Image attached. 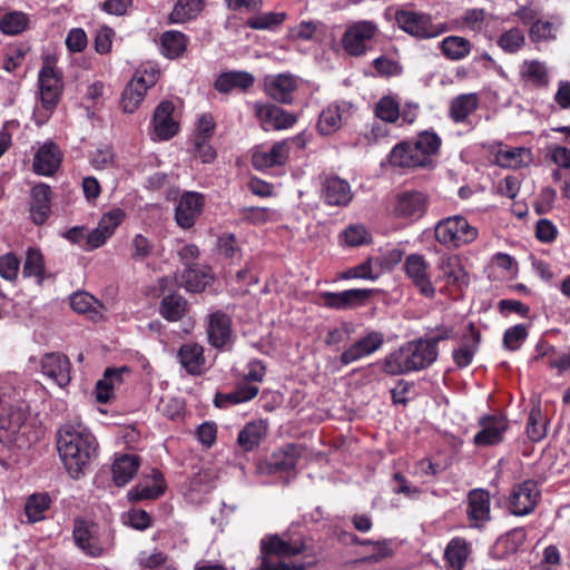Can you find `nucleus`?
I'll return each mask as SVG.
<instances>
[{"label":"nucleus","instance_id":"nucleus-1","mask_svg":"<svg viewBox=\"0 0 570 570\" xmlns=\"http://www.w3.org/2000/svg\"><path fill=\"white\" fill-rule=\"evenodd\" d=\"M57 449L71 478L78 479L83 469L96 459V436L80 422H67L58 431Z\"/></svg>","mask_w":570,"mask_h":570},{"label":"nucleus","instance_id":"nucleus-2","mask_svg":"<svg viewBox=\"0 0 570 570\" xmlns=\"http://www.w3.org/2000/svg\"><path fill=\"white\" fill-rule=\"evenodd\" d=\"M436 357L438 347L425 338H420L390 353L383 361V371L390 375L421 371L432 365Z\"/></svg>","mask_w":570,"mask_h":570},{"label":"nucleus","instance_id":"nucleus-3","mask_svg":"<svg viewBox=\"0 0 570 570\" xmlns=\"http://www.w3.org/2000/svg\"><path fill=\"white\" fill-rule=\"evenodd\" d=\"M40 104L36 106L33 117L37 124L46 122L57 107L62 89V72L57 69L55 61L50 58L43 60L38 75Z\"/></svg>","mask_w":570,"mask_h":570},{"label":"nucleus","instance_id":"nucleus-4","mask_svg":"<svg viewBox=\"0 0 570 570\" xmlns=\"http://www.w3.org/2000/svg\"><path fill=\"white\" fill-rule=\"evenodd\" d=\"M478 228L464 216L453 215L438 222L434 228L435 239L446 248H459L478 238Z\"/></svg>","mask_w":570,"mask_h":570},{"label":"nucleus","instance_id":"nucleus-5","mask_svg":"<svg viewBox=\"0 0 570 570\" xmlns=\"http://www.w3.org/2000/svg\"><path fill=\"white\" fill-rule=\"evenodd\" d=\"M395 20L400 29L420 40L433 39L451 30L444 22L434 23L430 13L414 10H397Z\"/></svg>","mask_w":570,"mask_h":570},{"label":"nucleus","instance_id":"nucleus-6","mask_svg":"<svg viewBox=\"0 0 570 570\" xmlns=\"http://www.w3.org/2000/svg\"><path fill=\"white\" fill-rule=\"evenodd\" d=\"M27 413L22 405L7 402L0 415V441L24 448L30 443V426L26 422Z\"/></svg>","mask_w":570,"mask_h":570},{"label":"nucleus","instance_id":"nucleus-7","mask_svg":"<svg viewBox=\"0 0 570 570\" xmlns=\"http://www.w3.org/2000/svg\"><path fill=\"white\" fill-rule=\"evenodd\" d=\"M159 69L153 65L141 66L126 86L121 96V106L125 112H134L145 99L149 88L156 85Z\"/></svg>","mask_w":570,"mask_h":570},{"label":"nucleus","instance_id":"nucleus-8","mask_svg":"<svg viewBox=\"0 0 570 570\" xmlns=\"http://www.w3.org/2000/svg\"><path fill=\"white\" fill-rule=\"evenodd\" d=\"M377 33L379 26L371 20L351 22L342 37L343 49L350 56L362 57L371 48V42Z\"/></svg>","mask_w":570,"mask_h":570},{"label":"nucleus","instance_id":"nucleus-9","mask_svg":"<svg viewBox=\"0 0 570 570\" xmlns=\"http://www.w3.org/2000/svg\"><path fill=\"white\" fill-rule=\"evenodd\" d=\"M430 268V263L423 255L411 254L405 258L404 271L406 276L419 293L426 298H433L436 294Z\"/></svg>","mask_w":570,"mask_h":570},{"label":"nucleus","instance_id":"nucleus-10","mask_svg":"<svg viewBox=\"0 0 570 570\" xmlns=\"http://www.w3.org/2000/svg\"><path fill=\"white\" fill-rule=\"evenodd\" d=\"M254 112L264 130H285L297 121L295 114L269 102H256Z\"/></svg>","mask_w":570,"mask_h":570},{"label":"nucleus","instance_id":"nucleus-11","mask_svg":"<svg viewBox=\"0 0 570 570\" xmlns=\"http://www.w3.org/2000/svg\"><path fill=\"white\" fill-rule=\"evenodd\" d=\"M373 294V289L353 288L343 292H322L320 303L332 309H350L364 305Z\"/></svg>","mask_w":570,"mask_h":570},{"label":"nucleus","instance_id":"nucleus-12","mask_svg":"<svg viewBox=\"0 0 570 570\" xmlns=\"http://www.w3.org/2000/svg\"><path fill=\"white\" fill-rule=\"evenodd\" d=\"M480 431L473 436L476 446H493L501 443L509 429V423L501 415H484L479 419Z\"/></svg>","mask_w":570,"mask_h":570},{"label":"nucleus","instance_id":"nucleus-13","mask_svg":"<svg viewBox=\"0 0 570 570\" xmlns=\"http://www.w3.org/2000/svg\"><path fill=\"white\" fill-rule=\"evenodd\" d=\"M439 275L435 283L442 282L446 286L462 288L469 284L468 274L462 265L461 258L455 254H443L436 263Z\"/></svg>","mask_w":570,"mask_h":570},{"label":"nucleus","instance_id":"nucleus-14","mask_svg":"<svg viewBox=\"0 0 570 570\" xmlns=\"http://www.w3.org/2000/svg\"><path fill=\"white\" fill-rule=\"evenodd\" d=\"M384 343V335L381 332L372 331L362 336L347 348H345L340 361L346 366L375 353Z\"/></svg>","mask_w":570,"mask_h":570},{"label":"nucleus","instance_id":"nucleus-15","mask_svg":"<svg viewBox=\"0 0 570 570\" xmlns=\"http://www.w3.org/2000/svg\"><path fill=\"white\" fill-rule=\"evenodd\" d=\"M72 535L76 546L88 557L99 558L105 553L95 523L85 520H76Z\"/></svg>","mask_w":570,"mask_h":570},{"label":"nucleus","instance_id":"nucleus-16","mask_svg":"<svg viewBox=\"0 0 570 570\" xmlns=\"http://www.w3.org/2000/svg\"><path fill=\"white\" fill-rule=\"evenodd\" d=\"M265 92L279 104H292L298 88V78L292 73L268 75L264 78Z\"/></svg>","mask_w":570,"mask_h":570},{"label":"nucleus","instance_id":"nucleus-17","mask_svg":"<svg viewBox=\"0 0 570 570\" xmlns=\"http://www.w3.org/2000/svg\"><path fill=\"white\" fill-rule=\"evenodd\" d=\"M540 491L534 481H524L513 488L510 495V509L515 515H525L530 513L538 500Z\"/></svg>","mask_w":570,"mask_h":570},{"label":"nucleus","instance_id":"nucleus-18","mask_svg":"<svg viewBox=\"0 0 570 570\" xmlns=\"http://www.w3.org/2000/svg\"><path fill=\"white\" fill-rule=\"evenodd\" d=\"M429 198L421 191H404L396 197L394 214L401 218L419 219L428 208Z\"/></svg>","mask_w":570,"mask_h":570},{"label":"nucleus","instance_id":"nucleus-19","mask_svg":"<svg viewBox=\"0 0 570 570\" xmlns=\"http://www.w3.org/2000/svg\"><path fill=\"white\" fill-rule=\"evenodd\" d=\"M41 372L58 386L63 387L70 382V362L60 353H47L40 361Z\"/></svg>","mask_w":570,"mask_h":570},{"label":"nucleus","instance_id":"nucleus-20","mask_svg":"<svg viewBox=\"0 0 570 570\" xmlns=\"http://www.w3.org/2000/svg\"><path fill=\"white\" fill-rule=\"evenodd\" d=\"M204 207L202 194L187 191L181 195L176 207L175 218L183 228H189L195 224Z\"/></svg>","mask_w":570,"mask_h":570},{"label":"nucleus","instance_id":"nucleus-21","mask_svg":"<svg viewBox=\"0 0 570 570\" xmlns=\"http://www.w3.org/2000/svg\"><path fill=\"white\" fill-rule=\"evenodd\" d=\"M322 198L330 206H346L353 195L350 184L338 176H326L322 181Z\"/></svg>","mask_w":570,"mask_h":570},{"label":"nucleus","instance_id":"nucleus-22","mask_svg":"<svg viewBox=\"0 0 570 570\" xmlns=\"http://www.w3.org/2000/svg\"><path fill=\"white\" fill-rule=\"evenodd\" d=\"M466 515L474 528H481L490 520V495L487 491L481 489L470 491Z\"/></svg>","mask_w":570,"mask_h":570},{"label":"nucleus","instance_id":"nucleus-23","mask_svg":"<svg viewBox=\"0 0 570 570\" xmlns=\"http://www.w3.org/2000/svg\"><path fill=\"white\" fill-rule=\"evenodd\" d=\"M288 159L287 142L277 141L271 147H258L253 153V166L258 169H267L274 166H281Z\"/></svg>","mask_w":570,"mask_h":570},{"label":"nucleus","instance_id":"nucleus-24","mask_svg":"<svg viewBox=\"0 0 570 570\" xmlns=\"http://www.w3.org/2000/svg\"><path fill=\"white\" fill-rule=\"evenodd\" d=\"M350 106L347 104H332L322 110L318 117L317 130L323 136L336 132L347 120Z\"/></svg>","mask_w":570,"mask_h":570},{"label":"nucleus","instance_id":"nucleus-25","mask_svg":"<svg viewBox=\"0 0 570 570\" xmlns=\"http://www.w3.org/2000/svg\"><path fill=\"white\" fill-rule=\"evenodd\" d=\"M495 164L502 168L518 169L529 166L533 160L531 149L500 145L494 153Z\"/></svg>","mask_w":570,"mask_h":570},{"label":"nucleus","instance_id":"nucleus-26","mask_svg":"<svg viewBox=\"0 0 570 570\" xmlns=\"http://www.w3.org/2000/svg\"><path fill=\"white\" fill-rule=\"evenodd\" d=\"M389 161L392 166L400 168L428 167L425 156L419 154L412 141L407 140L401 141L392 148Z\"/></svg>","mask_w":570,"mask_h":570},{"label":"nucleus","instance_id":"nucleus-27","mask_svg":"<svg viewBox=\"0 0 570 570\" xmlns=\"http://www.w3.org/2000/svg\"><path fill=\"white\" fill-rule=\"evenodd\" d=\"M208 341L216 348L225 347L232 338V321L222 313L215 312L208 317Z\"/></svg>","mask_w":570,"mask_h":570},{"label":"nucleus","instance_id":"nucleus-28","mask_svg":"<svg viewBox=\"0 0 570 570\" xmlns=\"http://www.w3.org/2000/svg\"><path fill=\"white\" fill-rule=\"evenodd\" d=\"M174 105L170 101H161L154 114V131L158 139L167 140L176 135L177 122L173 119Z\"/></svg>","mask_w":570,"mask_h":570},{"label":"nucleus","instance_id":"nucleus-29","mask_svg":"<svg viewBox=\"0 0 570 570\" xmlns=\"http://www.w3.org/2000/svg\"><path fill=\"white\" fill-rule=\"evenodd\" d=\"M255 82V77L248 71L233 70L220 73L215 80V89L222 94L233 90L245 91Z\"/></svg>","mask_w":570,"mask_h":570},{"label":"nucleus","instance_id":"nucleus-30","mask_svg":"<svg viewBox=\"0 0 570 570\" xmlns=\"http://www.w3.org/2000/svg\"><path fill=\"white\" fill-rule=\"evenodd\" d=\"M562 24L563 21L558 16L540 18L530 26V40L534 43L554 41L558 38Z\"/></svg>","mask_w":570,"mask_h":570},{"label":"nucleus","instance_id":"nucleus-31","mask_svg":"<svg viewBox=\"0 0 570 570\" xmlns=\"http://www.w3.org/2000/svg\"><path fill=\"white\" fill-rule=\"evenodd\" d=\"M180 365L190 375H200L205 370L204 348L196 343H187L180 346L178 351Z\"/></svg>","mask_w":570,"mask_h":570},{"label":"nucleus","instance_id":"nucleus-32","mask_svg":"<svg viewBox=\"0 0 570 570\" xmlns=\"http://www.w3.org/2000/svg\"><path fill=\"white\" fill-rule=\"evenodd\" d=\"M60 151L58 147L50 142L39 148L33 159V170L38 175L50 176L60 165Z\"/></svg>","mask_w":570,"mask_h":570},{"label":"nucleus","instance_id":"nucleus-33","mask_svg":"<svg viewBox=\"0 0 570 570\" xmlns=\"http://www.w3.org/2000/svg\"><path fill=\"white\" fill-rule=\"evenodd\" d=\"M50 187L46 184L36 185L31 190L30 215L35 224H43L50 214Z\"/></svg>","mask_w":570,"mask_h":570},{"label":"nucleus","instance_id":"nucleus-34","mask_svg":"<svg viewBox=\"0 0 570 570\" xmlns=\"http://www.w3.org/2000/svg\"><path fill=\"white\" fill-rule=\"evenodd\" d=\"M129 370L124 366L120 368H107L104 377L96 384V399L99 403H107L114 394V390L124 383V374Z\"/></svg>","mask_w":570,"mask_h":570},{"label":"nucleus","instance_id":"nucleus-35","mask_svg":"<svg viewBox=\"0 0 570 570\" xmlns=\"http://www.w3.org/2000/svg\"><path fill=\"white\" fill-rule=\"evenodd\" d=\"M140 462L135 454H122L115 459L112 464V479L117 487H124L135 476Z\"/></svg>","mask_w":570,"mask_h":570},{"label":"nucleus","instance_id":"nucleus-36","mask_svg":"<svg viewBox=\"0 0 570 570\" xmlns=\"http://www.w3.org/2000/svg\"><path fill=\"white\" fill-rule=\"evenodd\" d=\"M478 107L479 96L476 94H462L451 100L449 116L454 122H464Z\"/></svg>","mask_w":570,"mask_h":570},{"label":"nucleus","instance_id":"nucleus-37","mask_svg":"<svg viewBox=\"0 0 570 570\" xmlns=\"http://www.w3.org/2000/svg\"><path fill=\"white\" fill-rule=\"evenodd\" d=\"M439 49L448 60L460 61L471 53L472 43L461 36H448L439 42Z\"/></svg>","mask_w":570,"mask_h":570},{"label":"nucleus","instance_id":"nucleus-38","mask_svg":"<svg viewBox=\"0 0 570 570\" xmlns=\"http://www.w3.org/2000/svg\"><path fill=\"white\" fill-rule=\"evenodd\" d=\"M267 424L259 421L247 423L238 433L237 443L244 451H253L266 436Z\"/></svg>","mask_w":570,"mask_h":570},{"label":"nucleus","instance_id":"nucleus-39","mask_svg":"<svg viewBox=\"0 0 570 570\" xmlns=\"http://www.w3.org/2000/svg\"><path fill=\"white\" fill-rule=\"evenodd\" d=\"M479 342L480 333L473 324H470L469 332L463 337L462 346L453 352V361L459 367H466L471 364Z\"/></svg>","mask_w":570,"mask_h":570},{"label":"nucleus","instance_id":"nucleus-40","mask_svg":"<svg viewBox=\"0 0 570 570\" xmlns=\"http://www.w3.org/2000/svg\"><path fill=\"white\" fill-rule=\"evenodd\" d=\"M301 452L295 444H286L275 451L269 461L271 471L282 472L293 470L299 459Z\"/></svg>","mask_w":570,"mask_h":570},{"label":"nucleus","instance_id":"nucleus-41","mask_svg":"<svg viewBox=\"0 0 570 570\" xmlns=\"http://www.w3.org/2000/svg\"><path fill=\"white\" fill-rule=\"evenodd\" d=\"M258 386L248 383L240 382L236 389L226 394H217L215 397V404L218 407H223L226 404H239L253 400L258 394Z\"/></svg>","mask_w":570,"mask_h":570},{"label":"nucleus","instance_id":"nucleus-42","mask_svg":"<svg viewBox=\"0 0 570 570\" xmlns=\"http://www.w3.org/2000/svg\"><path fill=\"white\" fill-rule=\"evenodd\" d=\"M525 539V530L523 528H515L497 540L494 552L501 558L513 554L524 543Z\"/></svg>","mask_w":570,"mask_h":570},{"label":"nucleus","instance_id":"nucleus-43","mask_svg":"<svg viewBox=\"0 0 570 570\" xmlns=\"http://www.w3.org/2000/svg\"><path fill=\"white\" fill-rule=\"evenodd\" d=\"M153 485L138 484L128 493L131 500H146L157 499L165 493L166 484L161 472L153 470L151 472Z\"/></svg>","mask_w":570,"mask_h":570},{"label":"nucleus","instance_id":"nucleus-44","mask_svg":"<svg viewBox=\"0 0 570 570\" xmlns=\"http://www.w3.org/2000/svg\"><path fill=\"white\" fill-rule=\"evenodd\" d=\"M212 275L206 268H197L187 266L183 273L179 285L184 286L188 292L199 293L210 283Z\"/></svg>","mask_w":570,"mask_h":570},{"label":"nucleus","instance_id":"nucleus-45","mask_svg":"<svg viewBox=\"0 0 570 570\" xmlns=\"http://www.w3.org/2000/svg\"><path fill=\"white\" fill-rule=\"evenodd\" d=\"M520 76L537 87H548L549 73L544 62L539 60H524L520 66Z\"/></svg>","mask_w":570,"mask_h":570},{"label":"nucleus","instance_id":"nucleus-46","mask_svg":"<svg viewBox=\"0 0 570 570\" xmlns=\"http://www.w3.org/2000/svg\"><path fill=\"white\" fill-rule=\"evenodd\" d=\"M187 312V301L179 295H166L159 304V314L168 322L180 321Z\"/></svg>","mask_w":570,"mask_h":570},{"label":"nucleus","instance_id":"nucleus-47","mask_svg":"<svg viewBox=\"0 0 570 570\" xmlns=\"http://www.w3.org/2000/svg\"><path fill=\"white\" fill-rule=\"evenodd\" d=\"M469 554L468 543L462 538L452 539L444 551L445 560L452 570H462Z\"/></svg>","mask_w":570,"mask_h":570},{"label":"nucleus","instance_id":"nucleus-48","mask_svg":"<svg viewBox=\"0 0 570 570\" xmlns=\"http://www.w3.org/2000/svg\"><path fill=\"white\" fill-rule=\"evenodd\" d=\"M204 8L203 0H178L170 13V21L183 23L196 18Z\"/></svg>","mask_w":570,"mask_h":570},{"label":"nucleus","instance_id":"nucleus-49","mask_svg":"<svg viewBox=\"0 0 570 570\" xmlns=\"http://www.w3.org/2000/svg\"><path fill=\"white\" fill-rule=\"evenodd\" d=\"M286 19L285 12H262L247 19L246 26L254 30H275Z\"/></svg>","mask_w":570,"mask_h":570},{"label":"nucleus","instance_id":"nucleus-50","mask_svg":"<svg viewBox=\"0 0 570 570\" xmlns=\"http://www.w3.org/2000/svg\"><path fill=\"white\" fill-rule=\"evenodd\" d=\"M412 144L415 146L419 154L425 156V165L429 166L431 164V157L436 155L441 147V138L433 131H423Z\"/></svg>","mask_w":570,"mask_h":570},{"label":"nucleus","instance_id":"nucleus-51","mask_svg":"<svg viewBox=\"0 0 570 570\" xmlns=\"http://www.w3.org/2000/svg\"><path fill=\"white\" fill-rule=\"evenodd\" d=\"M239 216L242 220L253 225H262L279 218L278 212L268 207H243L239 209Z\"/></svg>","mask_w":570,"mask_h":570},{"label":"nucleus","instance_id":"nucleus-52","mask_svg":"<svg viewBox=\"0 0 570 570\" xmlns=\"http://www.w3.org/2000/svg\"><path fill=\"white\" fill-rule=\"evenodd\" d=\"M374 115L386 124H394L400 118V104L394 97L384 96L375 104Z\"/></svg>","mask_w":570,"mask_h":570},{"label":"nucleus","instance_id":"nucleus-53","mask_svg":"<svg viewBox=\"0 0 570 570\" xmlns=\"http://www.w3.org/2000/svg\"><path fill=\"white\" fill-rule=\"evenodd\" d=\"M186 48V38L179 31H166L161 36V51L167 58L179 57Z\"/></svg>","mask_w":570,"mask_h":570},{"label":"nucleus","instance_id":"nucleus-54","mask_svg":"<svg viewBox=\"0 0 570 570\" xmlns=\"http://www.w3.org/2000/svg\"><path fill=\"white\" fill-rule=\"evenodd\" d=\"M71 308L80 314L92 313V317L100 316L102 305L90 294L78 292L70 297Z\"/></svg>","mask_w":570,"mask_h":570},{"label":"nucleus","instance_id":"nucleus-55","mask_svg":"<svg viewBox=\"0 0 570 570\" xmlns=\"http://www.w3.org/2000/svg\"><path fill=\"white\" fill-rule=\"evenodd\" d=\"M28 17L20 11H12L3 14L0 19V31L8 36H14L28 27Z\"/></svg>","mask_w":570,"mask_h":570},{"label":"nucleus","instance_id":"nucleus-56","mask_svg":"<svg viewBox=\"0 0 570 570\" xmlns=\"http://www.w3.org/2000/svg\"><path fill=\"white\" fill-rule=\"evenodd\" d=\"M155 252V244L142 234H136L130 242V258L134 262H144Z\"/></svg>","mask_w":570,"mask_h":570},{"label":"nucleus","instance_id":"nucleus-57","mask_svg":"<svg viewBox=\"0 0 570 570\" xmlns=\"http://www.w3.org/2000/svg\"><path fill=\"white\" fill-rule=\"evenodd\" d=\"M497 42L504 52L515 53L525 43L524 32L520 28H511L504 31Z\"/></svg>","mask_w":570,"mask_h":570},{"label":"nucleus","instance_id":"nucleus-58","mask_svg":"<svg viewBox=\"0 0 570 570\" xmlns=\"http://www.w3.org/2000/svg\"><path fill=\"white\" fill-rule=\"evenodd\" d=\"M547 434L546 421L542 416L540 407L531 409L528 423H527V435L533 442L541 441Z\"/></svg>","mask_w":570,"mask_h":570},{"label":"nucleus","instance_id":"nucleus-59","mask_svg":"<svg viewBox=\"0 0 570 570\" xmlns=\"http://www.w3.org/2000/svg\"><path fill=\"white\" fill-rule=\"evenodd\" d=\"M49 498L46 494H32L24 507L26 514L30 522L43 519L45 511L49 508Z\"/></svg>","mask_w":570,"mask_h":570},{"label":"nucleus","instance_id":"nucleus-60","mask_svg":"<svg viewBox=\"0 0 570 570\" xmlns=\"http://www.w3.org/2000/svg\"><path fill=\"white\" fill-rule=\"evenodd\" d=\"M45 273V259L41 252L30 247L26 254L23 274L41 278Z\"/></svg>","mask_w":570,"mask_h":570},{"label":"nucleus","instance_id":"nucleus-61","mask_svg":"<svg viewBox=\"0 0 570 570\" xmlns=\"http://www.w3.org/2000/svg\"><path fill=\"white\" fill-rule=\"evenodd\" d=\"M322 23L316 20H303L289 29V37L294 40H313Z\"/></svg>","mask_w":570,"mask_h":570},{"label":"nucleus","instance_id":"nucleus-62","mask_svg":"<svg viewBox=\"0 0 570 570\" xmlns=\"http://www.w3.org/2000/svg\"><path fill=\"white\" fill-rule=\"evenodd\" d=\"M528 336L527 326L518 324L509 327L503 335V345L507 350L517 351Z\"/></svg>","mask_w":570,"mask_h":570},{"label":"nucleus","instance_id":"nucleus-63","mask_svg":"<svg viewBox=\"0 0 570 570\" xmlns=\"http://www.w3.org/2000/svg\"><path fill=\"white\" fill-rule=\"evenodd\" d=\"M384 262L379 257L367 258L365 262L356 265L357 276L361 279L375 281L383 271Z\"/></svg>","mask_w":570,"mask_h":570},{"label":"nucleus","instance_id":"nucleus-64","mask_svg":"<svg viewBox=\"0 0 570 570\" xmlns=\"http://www.w3.org/2000/svg\"><path fill=\"white\" fill-rule=\"evenodd\" d=\"M125 217L126 213L121 208H112L101 216L98 226L109 236H112Z\"/></svg>","mask_w":570,"mask_h":570}]
</instances>
